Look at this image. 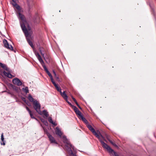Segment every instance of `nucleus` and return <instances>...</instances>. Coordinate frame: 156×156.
<instances>
[{"label":"nucleus","instance_id":"nucleus-21","mask_svg":"<svg viewBox=\"0 0 156 156\" xmlns=\"http://www.w3.org/2000/svg\"><path fill=\"white\" fill-rule=\"evenodd\" d=\"M42 112V114L44 115L46 117H47L48 116V112L46 110H44Z\"/></svg>","mask_w":156,"mask_h":156},{"label":"nucleus","instance_id":"nucleus-2","mask_svg":"<svg viewBox=\"0 0 156 156\" xmlns=\"http://www.w3.org/2000/svg\"><path fill=\"white\" fill-rule=\"evenodd\" d=\"M63 142L64 143L66 144V149L68 151L69 153L72 156H76V155L74 154L73 152L72 151L71 148L74 149V147L70 143V142L66 138L65 136H63Z\"/></svg>","mask_w":156,"mask_h":156},{"label":"nucleus","instance_id":"nucleus-23","mask_svg":"<svg viewBox=\"0 0 156 156\" xmlns=\"http://www.w3.org/2000/svg\"><path fill=\"white\" fill-rule=\"evenodd\" d=\"M41 65L46 72L48 71V69H47L46 66L45 65L44 63L43 64H41Z\"/></svg>","mask_w":156,"mask_h":156},{"label":"nucleus","instance_id":"nucleus-4","mask_svg":"<svg viewBox=\"0 0 156 156\" xmlns=\"http://www.w3.org/2000/svg\"><path fill=\"white\" fill-rule=\"evenodd\" d=\"M0 66L7 71V72H6L5 71H4L3 72L4 74L9 78H12V75L10 73V71L9 69L8 68L5 64L2 63L0 62Z\"/></svg>","mask_w":156,"mask_h":156},{"label":"nucleus","instance_id":"nucleus-26","mask_svg":"<svg viewBox=\"0 0 156 156\" xmlns=\"http://www.w3.org/2000/svg\"><path fill=\"white\" fill-rule=\"evenodd\" d=\"M50 77V79H51V82H52V83L53 84V85H55V84H56L55 83V82L54 81L53 79V77H52V76Z\"/></svg>","mask_w":156,"mask_h":156},{"label":"nucleus","instance_id":"nucleus-35","mask_svg":"<svg viewBox=\"0 0 156 156\" xmlns=\"http://www.w3.org/2000/svg\"><path fill=\"white\" fill-rule=\"evenodd\" d=\"M112 145H114V146H115V147H116L117 146V145H116V144H115V143H113Z\"/></svg>","mask_w":156,"mask_h":156},{"label":"nucleus","instance_id":"nucleus-10","mask_svg":"<svg viewBox=\"0 0 156 156\" xmlns=\"http://www.w3.org/2000/svg\"><path fill=\"white\" fill-rule=\"evenodd\" d=\"M13 83L15 85L18 86L22 85V83L20 79L18 78H15L12 80Z\"/></svg>","mask_w":156,"mask_h":156},{"label":"nucleus","instance_id":"nucleus-13","mask_svg":"<svg viewBox=\"0 0 156 156\" xmlns=\"http://www.w3.org/2000/svg\"><path fill=\"white\" fill-rule=\"evenodd\" d=\"M26 108L27 110L28 111L31 117V118L32 119H36L35 118L33 114L32 113V112L31 110L29 109V108L27 106L26 107Z\"/></svg>","mask_w":156,"mask_h":156},{"label":"nucleus","instance_id":"nucleus-31","mask_svg":"<svg viewBox=\"0 0 156 156\" xmlns=\"http://www.w3.org/2000/svg\"><path fill=\"white\" fill-rule=\"evenodd\" d=\"M72 99H73V100L75 102H76V99L74 98L73 97H72Z\"/></svg>","mask_w":156,"mask_h":156},{"label":"nucleus","instance_id":"nucleus-32","mask_svg":"<svg viewBox=\"0 0 156 156\" xmlns=\"http://www.w3.org/2000/svg\"><path fill=\"white\" fill-rule=\"evenodd\" d=\"M150 6L151 8H152L153 6V4H151L149 5Z\"/></svg>","mask_w":156,"mask_h":156},{"label":"nucleus","instance_id":"nucleus-25","mask_svg":"<svg viewBox=\"0 0 156 156\" xmlns=\"http://www.w3.org/2000/svg\"><path fill=\"white\" fill-rule=\"evenodd\" d=\"M48 120L49 122L51 123H53V121L52 120V118L49 117L48 118Z\"/></svg>","mask_w":156,"mask_h":156},{"label":"nucleus","instance_id":"nucleus-16","mask_svg":"<svg viewBox=\"0 0 156 156\" xmlns=\"http://www.w3.org/2000/svg\"><path fill=\"white\" fill-rule=\"evenodd\" d=\"M79 119H81L84 122L87 124V125L88 124V121L83 117V115L79 118Z\"/></svg>","mask_w":156,"mask_h":156},{"label":"nucleus","instance_id":"nucleus-40","mask_svg":"<svg viewBox=\"0 0 156 156\" xmlns=\"http://www.w3.org/2000/svg\"><path fill=\"white\" fill-rule=\"evenodd\" d=\"M23 101H24V102H26V101H25V100H24L23 99Z\"/></svg>","mask_w":156,"mask_h":156},{"label":"nucleus","instance_id":"nucleus-34","mask_svg":"<svg viewBox=\"0 0 156 156\" xmlns=\"http://www.w3.org/2000/svg\"><path fill=\"white\" fill-rule=\"evenodd\" d=\"M108 140L109 141V142L111 143L112 144L114 143L111 140Z\"/></svg>","mask_w":156,"mask_h":156},{"label":"nucleus","instance_id":"nucleus-17","mask_svg":"<svg viewBox=\"0 0 156 156\" xmlns=\"http://www.w3.org/2000/svg\"><path fill=\"white\" fill-rule=\"evenodd\" d=\"M54 86H55V87L56 88L57 90L60 92V93H61L62 91H61V88L58 87V85L57 84H56V83L55 84V85H54Z\"/></svg>","mask_w":156,"mask_h":156},{"label":"nucleus","instance_id":"nucleus-39","mask_svg":"<svg viewBox=\"0 0 156 156\" xmlns=\"http://www.w3.org/2000/svg\"><path fill=\"white\" fill-rule=\"evenodd\" d=\"M78 107L80 109H82L81 107L79 105V106H78Z\"/></svg>","mask_w":156,"mask_h":156},{"label":"nucleus","instance_id":"nucleus-5","mask_svg":"<svg viewBox=\"0 0 156 156\" xmlns=\"http://www.w3.org/2000/svg\"><path fill=\"white\" fill-rule=\"evenodd\" d=\"M33 104L34 108L35 110L39 114L41 115L42 112L40 110L41 106L39 102L35 100Z\"/></svg>","mask_w":156,"mask_h":156},{"label":"nucleus","instance_id":"nucleus-24","mask_svg":"<svg viewBox=\"0 0 156 156\" xmlns=\"http://www.w3.org/2000/svg\"><path fill=\"white\" fill-rule=\"evenodd\" d=\"M41 65L46 72L48 71V69H47L46 66L45 65L44 63L43 64H41Z\"/></svg>","mask_w":156,"mask_h":156},{"label":"nucleus","instance_id":"nucleus-22","mask_svg":"<svg viewBox=\"0 0 156 156\" xmlns=\"http://www.w3.org/2000/svg\"><path fill=\"white\" fill-rule=\"evenodd\" d=\"M23 90L26 93H29V90L28 87H25L23 88H22Z\"/></svg>","mask_w":156,"mask_h":156},{"label":"nucleus","instance_id":"nucleus-1","mask_svg":"<svg viewBox=\"0 0 156 156\" xmlns=\"http://www.w3.org/2000/svg\"><path fill=\"white\" fill-rule=\"evenodd\" d=\"M87 127L92 132L93 134L98 138L100 141L101 143L102 147L105 149L110 153H112L114 152V151L108 145L105 143L104 141H105L107 142V141L105 139V138L101 134L99 131H98L96 132L94 129L90 124H87Z\"/></svg>","mask_w":156,"mask_h":156},{"label":"nucleus","instance_id":"nucleus-7","mask_svg":"<svg viewBox=\"0 0 156 156\" xmlns=\"http://www.w3.org/2000/svg\"><path fill=\"white\" fill-rule=\"evenodd\" d=\"M72 108L73 109L76 114L77 115L79 119L83 116L81 112L75 106L72 105Z\"/></svg>","mask_w":156,"mask_h":156},{"label":"nucleus","instance_id":"nucleus-38","mask_svg":"<svg viewBox=\"0 0 156 156\" xmlns=\"http://www.w3.org/2000/svg\"><path fill=\"white\" fill-rule=\"evenodd\" d=\"M40 51L41 52V53L42 55L43 56L44 55V54H42V53L41 52V50H40Z\"/></svg>","mask_w":156,"mask_h":156},{"label":"nucleus","instance_id":"nucleus-14","mask_svg":"<svg viewBox=\"0 0 156 156\" xmlns=\"http://www.w3.org/2000/svg\"><path fill=\"white\" fill-rule=\"evenodd\" d=\"M1 144L2 145H5V141H4V138L3 136V133H2L1 136Z\"/></svg>","mask_w":156,"mask_h":156},{"label":"nucleus","instance_id":"nucleus-8","mask_svg":"<svg viewBox=\"0 0 156 156\" xmlns=\"http://www.w3.org/2000/svg\"><path fill=\"white\" fill-rule=\"evenodd\" d=\"M3 43L4 44V46L6 48L12 51L13 50L12 47L11 45L9 44L8 43L6 40L4 39L3 40Z\"/></svg>","mask_w":156,"mask_h":156},{"label":"nucleus","instance_id":"nucleus-11","mask_svg":"<svg viewBox=\"0 0 156 156\" xmlns=\"http://www.w3.org/2000/svg\"><path fill=\"white\" fill-rule=\"evenodd\" d=\"M55 132L56 135L60 137H61L62 134L61 131L58 127H56L55 128Z\"/></svg>","mask_w":156,"mask_h":156},{"label":"nucleus","instance_id":"nucleus-3","mask_svg":"<svg viewBox=\"0 0 156 156\" xmlns=\"http://www.w3.org/2000/svg\"><path fill=\"white\" fill-rule=\"evenodd\" d=\"M21 26L22 30L24 32L25 36L27 37L29 35L28 31H30L31 30V27L30 26L28 23L27 21L23 23H21Z\"/></svg>","mask_w":156,"mask_h":156},{"label":"nucleus","instance_id":"nucleus-29","mask_svg":"<svg viewBox=\"0 0 156 156\" xmlns=\"http://www.w3.org/2000/svg\"><path fill=\"white\" fill-rule=\"evenodd\" d=\"M46 73L50 77L52 76L51 74L49 72V71H48V72H47Z\"/></svg>","mask_w":156,"mask_h":156},{"label":"nucleus","instance_id":"nucleus-15","mask_svg":"<svg viewBox=\"0 0 156 156\" xmlns=\"http://www.w3.org/2000/svg\"><path fill=\"white\" fill-rule=\"evenodd\" d=\"M60 93L62 96L65 100H66L67 99L68 96L66 93V91H64L63 93L61 92Z\"/></svg>","mask_w":156,"mask_h":156},{"label":"nucleus","instance_id":"nucleus-36","mask_svg":"<svg viewBox=\"0 0 156 156\" xmlns=\"http://www.w3.org/2000/svg\"><path fill=\"white\" fill-rule=\"evenodd\" d=\"M75 103L76 104V105L77 106H79V104H78V103H77V102L76 101V102H75Z\"/></svg>","mask_w":156,"mask_h":156},{"label":"nucleus","instance_id":"nucleus-18","mask_svg":"<svg viewBox=\"0 0 156 156\" xmlns=\"http://www.w3.org/2000/svg\"><path fill=\"white\" fill-rule=\"evenodd\" d=\"M28 98L30 102H33V103H34V101H35L34 98L30 95H29L28 97Z\"/></svg>","mask_w":156,"mask_h":156},{"label":"nucleus","instance_id":"nucleus-19","mask_svg":"<svg viewBox=\"0 0 156 156\" xmlns=\"http://www.w3.org/2000/svg\"><path fill=\"white\" fill-rule=\"evenodd\" d=\"M13 3H12V4L14 5H16V7L17 9H19L20 8V7L19 6L17 5L16 4V0H12Z\"/></svg>","mask_w":156,"mask_h":156},{"label":"nucleus","instance_id":"nucleus-37","mask_svg":"<svg viewBox=\"0 0 156 156\" xmlns=\"http://www.w3.org/2000/svg\"><path fill=\"white\" fill-rule=\"evenodd\" d=\"M55 78L57 79H59V77L58 76H57V75L56 76H56H55Z\"/></svg>","mask_w":156,"mask_h":156},{"label":"nucleus","instance_id":"nucleus-20","mask_svg":"<svg viewBox=\"0 0 156 156\" xmlns=\"http://www.w3.org/2000/svg\"><path fill=\"white\" fill-rule=\"evenodd\" d=\"M27 41L29 44V45L31 46L32 48H33L34 47V45L33 44L32 42L30 40V39L27 38Z\"/></svg>","mask_w":156,"mask_h":156},{"label":"nucleus","instance_id":"nucleus-30","mask_svg":"<svg viewBox=\"0 0 156 156\" xmlns=\"http://www.w3.org/2000/svg\"><path fill=\"white\" fill-rule=\"evenodd\" d=\"M53 73H54V75L56 77V74L55 71L54 70H53Z\"/></svg>","mask_w":156,"mask_h":156},{"label":"nucleus","instance_id":"nucleus-9","mask_svg":"<svg viewBox=\"0 0 156 156\" xmlns=\"http://www.w3.org/2000/svg\"><path fill=\"white\" fill-rule=\"evenodd\" d=\"M18 16L21 20L22 22L20 23V25L21 23H23L27 21L24 16L21 14L20 12L18 13Z\"/></svg>","mask_w":156,"mask_h":156},{"label":"nucleus","instance_id":"nucleus-28","mask_svg":"<svg viewBox=\"0 0 156 156\" xmlns=\"http://www.w3.org/2000/svg\"><path fill=\"white\" fill-rule=\"evenodd\" d=\"M67 102L69 105H71V107H72V105H73L71 104V103L68 101V99H67L66 100H65Z\"/></svg>","mask_w":156,"mask_h":156},{"label":"nucleus","instance_id":"nucleus-6","mask_svg":"<svg viewBox=\"0 0 156 156\" xmlns=\"http://www.w3.org/2000/svg\"><path fill=\"white\" fill-rule=\"evenodd\" d=\"M45 133L47 134V135L48 136L51 143H54L56 144H58V143L56 141L55 138L49 133H48L47 131H45Z\"/></svg>","mask_w":156,"mask_h":156},{"label":"nucleus","instance_id":"nucleus-27","mask_svg":"<svg viewBox=\"0 0 156 156\" xmlns=\"http://www.w3.org/2000/svg\"><path fill=\"white\" fill-rule=\"evenodd\" d=\"M50 77V79H51V82H52V83L53 84V85H55V84H56L55 83V82L54 81L53 79V77H52V76Z\"/></svg>","mask_w":156,"mask_h":156},{"label":"nucleus","instance_id":"nucleus-33","mask_svg":"<svg viewBox=\"0 0 156 156\" xmlns=\"http://www.w3.org/2000/svg\"><path fill=\"white\" fill-rule=\"evenodd\" d=\"M51 124L55 126L57 125V124H56L55 122H53V123Z\"/></svg>","mask_w":156,"mask_h":156},{"label":"nucleus","instance_id":"nucleus-12","mask_svg":"<svg viewBox=\"0 0 156 156\" xmlns=\"http://www.w3.org/2000/svg\"><path fill=\"white\" fill-rule=\"evenodd\" d=\"M35 55L37 58H38V60L41 63V64H43V63L44 62L43 61L41 56L39 55V53L38 52L36 53Z\"/></svg>","mask_w":156,"mask_h":156}]
</instances>
